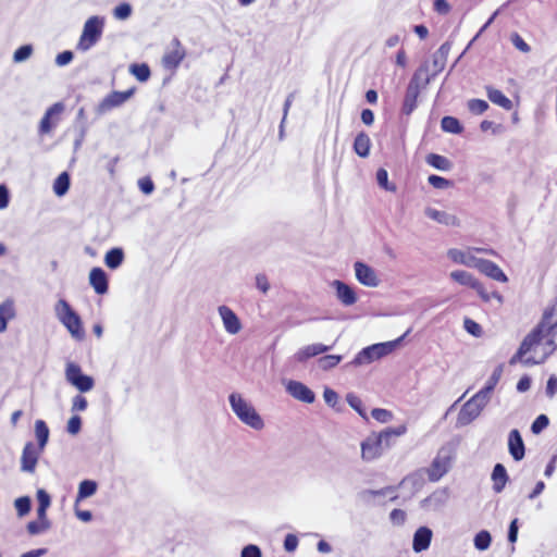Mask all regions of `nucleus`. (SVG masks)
<instances>
[{
  "label": "nucleus",
  "mask_w": 557,
  "mask_h": 557,
  "mask_svg": "<svg viewBox=\"0 0 557 557\" xmlns=\"http://www.w3.org/2000/svg\"><path fill=\"white\" fill-rule=\"evenodd\" d=\"M557 349V300L546 309L537 327L521 343L510 363L522 362L525 366L545 361Z\"/></svg>",
  "instance_id": "obj_1"
},
{
  "label": "nucleus",
  "mask_w": 557,
  "mask_h": 557,
  "mask_svg": "<svg viewBox=\"0 0 557 557\" xmlns=\"http://www.w3.org/2000/svg\"><path fill=\"white\" fill-rule=\"evenodd\" d=\"M228 403L237 419L249 428L260 431L264 428V421L255 407L243 397L242 394L233 392L228 395Z\"/></svg>",
  "instance_id": "obj_2"
},
{
  "label": "nucleus",
  "mask_w": 557,
  "mask_h": 557,
  "mask_svg": "<svg viewBox=\"0 0 557 557\" xmlns=\"http://www.w3.org/2000/svg\"><path fill=\"white\" fill-rule=\"evenodd\" d=\"M104 25V16H89L83 25L82 34L76 44V49L81 52H87L95 47L102 37Z\"/></svg>",
  "instance_id": "obj_3"
},
{
  "label": "nucleus",
  "mask_w": 557,
  "mask_h": 557,
  "mask_svg": "<svg viewBox=\"0 0 557 557\" xmlns=\"http://www.w3.org/2000/svg\"><path fill=\"white\" fill-rule=\"evenodd\" d=\"M410 332L411 329H408L403 336L395 341L377 343L363 348L357 354L350 364L360 367L389 355Z\"/></svg>",
  "instance_id": "obj_4"
},
{
  "label": "nucleus",
  "mask_w": 557,
  "mask_h": 557,
  "mask_svg": "<svg viewBox=\"0 0 557 557\" xmlns=\"http://www.w3.org/2000/svg\"><path fill=\"white\" fill-rule=\"evenodd\" d=\"M54 313L57 319L69 331L74 339L82 341L85 337L79 315L72 309L65 299H59L57 301L54 305Z\"/></svg>",
  "instance_id": "obj_5"
},
{
  "label": "nucleus",
  "mask_w": 557,
  "mask_h": 557,
  "mask_svg": "<svg viewBox=\"0 0 557 557\" xmlns=\"http://www.w3.org/2000/svg\"><path fill=\"white\" fill-rule=\"evenodd\" d=\"M491 398L481 393H475L465 405L461 407L458 417L457 424L465 426L475 420L482 410L487 406Z\"/></svg>",
  "instance_id": "obj_6"
},
{
  "label": "nucleus",
  "mask_w": 557,
  "mask_h": 557,
  "mask_svg": "<svg viewBox=\"0 0 557 557\" xmlns=\"http://www.w3.org/2000/svg\"><path fill=\"white\" fill-rule=\"evenodd\" d=\"M454 459L453 449L450 447H442L426 469L429 480L431 482L440 481L451 468Z\"/></svg>",
  "instance_id": "obj_7"
},
{
  "label": "nucleus",
  "mask_w": 557,
  "mask_h": 557,
  "mask_svg": "<svg viewBox=\"0 0 557 557\" xmlns=\"http://www.w3.org/2000/svg\"><path fill=\"white\" fill-rule=\"evenodd\" d=\"M65 380L79 393L90 392L95 387V380L90 375L84 374L79 364L67 361L64 371Z\"/></svg>",
  "instance_id": "obj_8"
},
{
  "label": "nucleus",
  "mask_w": 557,
  "mask_h": 557,
  "mask_svg": "<svg viewBox=\"0 0 557 557\" xmlns=\"http://www.w3.org/2000/svg\"><path fill=\"white\" fill-rule=\"evenodd\" d=\"M385 440L381 433H371L361 442V458L369 462L380 458L385 449Z\"/></svg>",
  "instance_id": "obj_9"
},
{
  "label": "nucleus",
  "mask_w": 557,
  "mask_h": 557,
  "mask_svg": "<svg viewBox=\"0 0 557 557\" xmlns=\"http://www.w3.org/2000/svg\"><path fill=\"white\" fill-rule=\"evenodd\" d=\"M286 392L296 400L312 404L315 400L314 393L302 382L296 380H284Z\"/></svg>",
  "instance_id": "obj_10"
},
{
  "label": "nucleus",
  "mask_w": 557,
  "mask_h": 557,
  "mask_svg": "<svg viewBox=\"0 0 557 557\" xmlns=\"http://www.w3.org/2000/svg\"><path fill=\"white\" fill-rule=\"evenodd\" d=\"M355 276L357 281L367 287H377L381 280L376 271L364 262L357 261L354 264Z\"/></svg>",
  "instance_id": "obj_11"
},
{
  "label": "nucleus",
  "mask_w": 557,
  "mask_h": 557,
  "mask_svg": "<svg viewBox=\"0 0 557 557\" xmlns=\"http://www.w3.org/2000/svg\"><path fill=\"white\" fill-rule=\"evenodd\" d=\"M133 95V89L126 91H112L98 104L96 111L99 115L106 114L107 112L122 106Z\"/></svg>",
  "instance_id": "obj_12"
},
{
  "label": "nucleus",
  "mask_w": 557,
  "mask_h": 557,
  "mask_svg": "<svg viewBox=\"0 0 557 557\" xmlns=\"http://www.w3.org/2000/svg\"><path fill=\"white\" fill-rule=\"evenodd\" d=\"M64 106L62 102H55L51 107H49L44 116L39 122L38 133L39 135H46L51 133V131L58 124V116L63 112Z\"/></svg>",
  "instance_id": "obj_13"
},
{
  "label": "nucleus",
  "mask_w": 557,
  "mask_h": 557,
  "mask_svg": "<svg viewBox=\"0 0 557 557\" xmlns=\"http://www.w3.org/2000/svg\"><path fill=\"white\" fill-rule=\"evenodd\" d=\"M426 72V70L424 69H420L418 70L411 82L409 83L408 85V88H407V91H406V96H405V100H404V104H403V112L405 114H410L416 106H417V99H418V96H419V83L418 81L422 77V74Z\"/></svg>",
  "instance_id": "obj_14"
},
{
  "label": "nucleus",
  "mask_w": 557,
  "mask_h": 557,
  "mask_svg": "<svg viewBox=\"0 0 557 557\" xmlns=\"http://www.w3.org/2000/svg\"><path fill=\"white\" fill-rule=\"evenodd\" d=\"M41 451L32 442L26 443L21 457V470L33 473Z\"/></svg>",
  "instance_id": "obj_15"
},
{
  "label": "nucleus",
  "mask_w": 557,
  "mask_h": 557,
  "mask_svg": "<svg viewBox=\"0 0 557 557\" xmlns=\"http://www.w3.org/2000/svg\"><path fill=\"white\" fill-rule=\"evenodd\" d=\"M172 46L173 49L165 52L162 58V64L168 70L176 69L186 55V51L177 38L173 39Z\"/></svg>",
  "instance_id": "obj_16"
},
{
  "label": "nucleus",
  "mask_w": 557,
  "mask_h": 557,
  "mask_svg": "<svg viewBox=\"0 0 557 557\" xmlns=\"http://www.w3.org/2000/svg\"><path fill=\"white\" fill-rule=\"evenodd\" d=\"M219 315L222 319L223 326L228 334L235 335L242 330V323L236 313L227 306L218 308Z\"/></svg>",
  "instance_id": "obj_17"
},
{
  "label": "nucleus",
  "mask_w": 557,
  "mask_h": 557,
  "mask_svg": "<svg viewBox=\"0 0 557 557\" xmlns=\"http://www.w3.org/2000/svg\"><path fill=\"white\" fill-rule=\"evenodd\" d=\"M424 214L429 219H431L440 224H443L446 226H460V220L455 214H451L447 211H442V210H437L432 207H426L424 209Z\"/></svg>",
  "instance_id": "obj_18"
},
{
  "label": "nucleus",
  "mask_w": 557,
  "mask_h": 557,
  "mask_svg": "<svg viewBox=\"0 0 557 557\" xmlns=\"http://www.w3.org/2000/svg\"><path fill=\"white\" fill-rule=\"evenodd\" d=\"M476 269L485 274L486 276L502 283H506L508 281L507 275L503 272V270L493 261L487 259H480Z\"/></svg>",
  "instance_id": "obj_19"
},
{
  "label": "nucleus",
  "mask_w": 557,
  "mask_h": 557,
  "mask_svg": "<svg viewBox=\"0 0 557 557\" xmlns=\"http://www.w3.org/2000/svg\"><path fill=\"white\" fill-rule=\"evenodd\" d=\"M508 450L511 457L516 461H520L523 459L525 454L524 443L521 437L520 432L515 429L509 432L508 436Z\"/></svg>",
  "instance_id": "obj_20"
},
{
  "label": "nucleus",
  "mask_w": 557,
  "mask_h": 557,
  "mask_svg": "<svg viewBox=\"0 0 557 557\" xmlns=\"http://www.w3.org/2000/svg\"><path fill=\"white\" fill-rule=\"evenodd\" d=\"M433 533L428 527H420L413 534L412 548L416 553H421L430 547Z\"/></svg>",
  "instance_id": "obj_21"
},
{
  "label": "nucleus",
  "mask_w": 557,
  "mask_h": 557,
  "mask_svg": "<svg viewBox=\"0 0 557 557\" xmlns=\"http://www.w3.org/2000/svg\"><path fill=\"white\" fill-rule=\"evenodd\" d=\"M332 348V346H326L320 343L307 345L302 348H300L295 355L294 359L297 362H304L309 358L315 357L318 355L324 354L329 351Z\"/></svg>",
  "instance_id": "obj_22"
},
{
  "label": "nucleus",
  "mask_w": 557,
  "mask_h": 557,
  "mask_svg": "<svg viewBox=\"0 0 557 557\" xmlns=\"http://www.w3.org/2000/svg\"><path fill=\"white\" fill-rule=\"evenodd\" d=\"M89 284L98 295L108 292V276L101 268H92L89 272Z\"/></svg>",
  "instance_id": "obj_23"
},
{
  "label": "nucleus",
  "mask_w": 557,
  "mask_h": 557,
  "mask_svg": "<svg viewBox=\"0 0 557 557\" xmlns=\"http://www.w3.org/2000/svg\"><path fill=\"white\" fill-rule=\"evenodd\" d=\"M333 286L336 290V297L345 306H351L357 301V296L354 289L342 281H334Z\"/></svg>",
  "instance_id": "obj_24"
},
{
  "label": "nucleus",
  "mask_w": 557,
  "mask_h": 557,
  "mask_svg": "<svg viewBox=\"0 0 557 557\" xmlns=\"http://www.w3.org/2000/svg\"><path fill=\"white\" fill-rule=\"evenodd\" d=\"M448 258L458 264L476 269L481 258H476L469 252L453 248L447 251Z\"/></svg>",
  "instance_id": "obj_25"
},
{
  "label": "nucleus",
  "mask_w": 557,
  "mask_h": 557,
  "mask_svg": "<svg viewBox=\"0 0 557 557\" xmlns=\"http://www.w3.org/2000/svg\"><path fill=\"white\" fill-rule=\"evenodd\" d=\"M14 301L7 299L0 304V334L8 329V323L15 318Z\"/></svg>",
  "instance_id": "obj_26"
},
{
  "label": "nucleus",
  "mask_w": 557,
  "mask_h": 557,
  "mask_svg": "<svg viewBox=\"0 0 557 557\" xmlns=\"http://www.w3.org/2000/svg\"><path fill=\"white\" fill-rule=\"evenodd\" d=\"M492 480H493V490L495 493H500L505 488L507 482H508V474L506 471V468L502 463H496L493 472H492Z\"/></svg>",
  "instance_id": "obj_27"
},
{
  "label": "nucleus",
  "mask_w": 557,
  "mask_h": 557,
  "mask_svg": "<svg viewBox=\"0 0 557 557\" xmlns=\"http://www.w3.org/2000/svg\"><path fill=\"white\" fill-rule=\"evenodd\" d=\"M485 89L487 98L490 99L491 102L505 110L512 109V101L508 97H506L500 90L492 86H486Z\"/></svg>",
  "instance_id": "obj_28"
},
{
  "label": "nucleus",
  "mask_w": 557,
  "mask_h": 557,
  "mask_svg": "<svg viewBox=\"0 0 557 557\" xmlns=\"http://www.w3.org/2000/svg\"><path fill=\"white\" fill-rule=\"evenodd\" d=\"M448 497L447 490H437L423 500V505L432 509H438L446 504Z\"/></svg>",
  "instance_id": "obj_29"
},
{
  "label": "nucleus",
  "mask_w": 557,
  "mask_h": 557,
  "mask_svg": "<svg viewBox=\"0 0 557 557\" xmlns=\"http://www.w3.org/2000/svg\"><path fill=\"white\" fill-rule=\"evenodd\" d=\"M371 140L370 137L366 133H359L354 141V150L355 152L361 157L366 158L370 153Z\"/></svg>",
  "instance_id": "obj_30"
},
{
  "label": "nucleus",
  "mask_w": 557,
  "mask_h": 557,
  "mask_svg": "<svg viewBox=\"0 0 557 557\" xmlns=\"http://www.w3.org/2000/svg\"><path fill=\"white\" fill-rule=\"evenodd\" d=\"M124 260V251L122 248H112L104 256L106 265L111 269H117Z\"/></svg>",
  "instance_id": "obj_31"
},
{
  "label": "nucleus",
  "mask_w": 557,
  "mask_h": 557,
  "mask_svg": "<svg viewBox=\"0 0 557 557\" xmlns=\"http://www.w3.org/2000/svg\"><path fill=\"white\" fill-rule=\"evenodd\" d=\"M425 161L429 165L440 170V171H449L453 168V163L450 160H448L446 157L436 154V153H430L426 156Z\"/></svg>",
  "instance_id": "obj_32"
},
{
  "label": "nucleus",
  "mask_w": 557,
  "mask_h": 557,
  "mask_svg": "<svg viewBox=\"0 0 557 557\" xmlns=\"http://www.w3.org/2000/svg\"><path fill=\"white\" fill-rule=\"evenodd\" d=\"M49 428L44 420H36L35 422V435L38 441L39 450H44L49 440Z\"/></svg>",
  "instance_id": "obj_33"
},
{
  "label": "nucleus",
  "mask_w": 557,
  "mask_h": 557,
  "mask_svg": "<svg viewBox=\"0 0 557 557\" xmlns=\"http://www.w3.org/2000/svg\"><path fill=\"white\" fill-rule=\"evenodd\" d=\"M503 371H504V366L503 364H498L494 369L492 375L486 381L485 386L483 388H481L480 392L491 398V394L494 391V388L497 385V383L499 382V380L502 377V374H503Z\"/></svg>",
  "instance_id": "obj_34"
},
{
  "label": "nucleus",
  "mask_w": 557,
  "mask_h": 557,
  "mask_svg": "<svg viewBox=\"0 0 557 557\" xmlns=\"http://www.w3.org/2000/svg\"><path fill=\"white\" fill-rule=\"evenodd\" d=\"M449 276L455 282H457L461 285H465V286H469L471 288L478 282V280H475V277L471 273H469L467 271H462V270L453 271V272H450Z\"/></svg>",
  "instance_id": "obj_35"
},
{
  "label": "nucleus",
  "mask_w": 557,
  "mask_h": 557,
  "mask_svg": "<svg viewBox=\"0 0 557 557\" xmlns=\"http://www.w3.org/2000/svg\"><path fill=\"white\" fill-rule=\"evenodd\" d=\"M97 491V483L92 480H84L79 483L76 502L92 496Z\"/></svg>",
  "instance_id": "obj_36"
},
{
  "label": "nucleus",
  "mask_w": 557,
  "mask_h": 557,
  "mask_svg": "<svg viewBox=\"0 0 557 557\" xmlns=\"http://www.w3.org/2000/svg\"><path fill=\"white\" fill-rule=\"evenodd\" d=\"M70 188V176L66 172L61 173L53 183V191L57 196H63Z\"/></svg>",
  "instance_id": "obj_37"
},
{
  "label": "nucleus",
  "mask_w": 557,
  "mask_h": 557,
  "mask_svg": "<svg viewBox=\"0 0 557 557\" xmlns=\"http://www.w3.org/2000/svg\"><path fill=\"white\" fill-rule=\"evenodd\" d=\"M441 126L444 132L450 134H460L462 132L460 122L454 116H444L441 121Z\"/></svg>",
  "instance_id": "obj_38"
},
{
  "label": "nucleus",
  "mask_w": 557,
  "mask_h": 557,
  "mask_svg": "<svg viewBox=\"0 0 557 557\" xmlns=\"http://www.w3.org/2000/svg\"><path fill=\"white\" fill-rule=\"evenodd\" d=\"M492 543V536L488 531L482 530L474 536L473 544L478 550H486Z\"/></svg>",
  "instance_id": "obj_39"
},
{
  "label": "nucleus",
  "mask_w": 557,
  "mask_h": 557,
  "mask_svg": "<svg viewBox=\"0 0 557 557\" xmlns=\"http://www.w3.org/2000/svg\"><path fill=\"white\" fill-rule=\"evenodd\" d=\"M129 72L139 81L146 82L150 77V69L147 64H132L129 66Z\"/></svg>",
  "instance_id": "obj_40"
},
{
  "label": "nucleus",
  "mask_w": 557,
  "mask_h": 557,
  "mask_svg": "<svg viewBox=\"0 0 557 557\" xmlns=\"http://www.w3.org/2000/svg\"><path fill=\"white\" fill-rule=\"evenodd\" d=\"M406 432H407L406 425H399L397 428H387V429L383 430L380 433L382 434V436L385 440V447H389L391 446V438L393 436H395V437L401 436Z\"/></svg>",
  "instance_id": "obj_41"
},
{
  "label": "nucleus",
  "mask_w": 557,
  "mask_h": 557,
  "mask_svg": "<svg viewBox=\"0 0 557 557\" xmlns=\"http://www.w3.org/2000/svg\"><path fill=\"white\" fill-rule=\"evenodd\" d=\"M342 360L339 355H326L318 359L319 368L322 370H330L335 368Z\"/></svg>",
  "instance_id": "obj_42"
},
{
  "label": "nucleus",
  "mask_w": 557,
  "mask_h": 557,
  "mask_svg": "<svg viewBox=\"0 0 557 557\" xmlns=\"http://www.w3.org/2000/svg\"><path fill=\"white\" fill-rule=\"evenodd\" d=\"M376 182L380 187L388 191H396V185L388 182V173L385 169L376 171Z\"/></svg>",
  "instance_id": "obj_43"
},
{
  "label": "nucleus",
  "mask_w": 557,
  "mask_h": 557,
  "mask_svg": "<svg viewBox=\"0 0 557 557\" xmlns=\"http://www.w3.org/2000/svg\"><path fill=\"white\" fill-rule=\"evenodd\" d=\"M33 46L32 45H24L17 48L13 53V61L15 63H22L26 61L30 55L33 54Z\"/></svg>",
  "instance_id": "obj_44"
},
{
  "label": "nucleus",
  "mask_w": 557,
  "mask_h": 557,
  "mask_svg": "<svg viewBox=\"0 0 557 557\" xmlns=\"http://www.w3.org/2000/svg\"><path fill=\"white\" fill-rule=\"evenodd\" d=\"M348 405L355 409L362 418L367 419V412L363 408L362 400L355 394L349 393L346 396Z\"/></svg>",
  "instance_id": "obj_45"
},
{
  "label": "nucleus",
  "mask_w": 557,
  "mask_h": 557,
  "mask_svg": "<svg viewBox=\"0 0 557 557\" xmlns=\"http://www.w3.org/2000/svg\"><path fill=\"white\" fill-rule=\"evenodd\" d=\"M468 109L473 114H482L488 109V103L482 99H471L467 103Z\"/></svg>",
  "instance_id": "obj_46"
},
{
  "label": "nucleus",
  "mask_w": 557,
  "mask_h": 557,
  "mask_svg": "<svg viewBox=\"0 0 557 557\" xmlns=\"http://www.w3.org/2000/svg\"><path fill=\"white\" fill-rule=\"evenodd\" d=\"M484 301H490L491 298H496L499 302L503 301V297L496 293H487L484 286L478 281L472 287Z\"/></svg>",
  "instance_id": "obj_47"
},
{
  "label": "nucleus",
  "mask_w": 557,
  "mask_h": 557,
  "mask_svg": "<svg viewBox=\"0 0 557 557\" xmlns=\"http://www.w3.org/2000/svg\"><path fill=\"white\" fill-rule=\"evenodd\" d=\"M15 509L20 517L25 516L30 510V498L27 496L18 497L14 502Z\"/></svg>",
  "instance_id": "obj_48"
},
{
  "label": "nucleus",
  "mask_w": 557,
  "mask_h": 557,
  "mask_svg": "<svg viewBox=\"0 0 557 557\" xmlns=\"http://www.w3.org/2000/svg\"><path fill=\"white\" fill-rule=\"evenodd\" d=\"M428 182L430 185L437 189H447L453 185L449 180L434 174L428 177Z\"/></svg>",
  "instance_id": "obj_49"
},
{
  "label": "nucleus",
  "mask_w": 557,
  "mask_h": 557,
  "mask_svg": "<svg viewBox=\"0 0 557 557\" xmlns=\"http://www.w3.org/2000/svg\"><path fill=\"white\" fill-rule=\"evenodd\" d=\"M49 528H50V522H42L39 520L30 521L27 524V531L29 534H33V535L44 533Z\"/></svg>",
  "instance_id": "obj_50"
},
{
  "label": "nucleus",
  "mask_w": 557,
  "mask_h": 557,
  "mask_svg": "<svg viewBox=\"0 0 557 557\" xmlns=\"http://www.w3.org/2000/svg\"><path fill=\"white\" fill-rule=\"evenodd\" d=\"M373 419L381 423H387L393 419V413L389 410L375 408L371 411Z\"/></svg>",
  "instance_id": "obj_51"
},
{
  "label": "nucleus",
  "mask_w": 557,
  "mask_h": 557,
  "mask_svg": "<svg viewBox=\"0 0 557 557\" xmlns=\"http://www.w3.org/2000/svg\"><path fill=\"white\" fill-rule=\"evenodd\" d=\"M132 14V7L128 3H122L113 10V16L117 20H126Z\"/></svg>",
  "instance_id": "obj_52"
},
{
  "label": "nucleus",
  "mask_w": 557,
  "mask_h": 557,
  "mask_svg": "<svg viewBox=\"0 0 557 557\" xmlns=\"http://www.w3.org/2000/svg\"><path fill=\"white\" fill-rule=\"evenodd\" d=\"M549 420L547 416L540 414L532 423L531 431L534 434H540L545 428H547Z\"/></svg>",
  "instance_id": "obj_53"
},
{
  "label": "nucleus",
  "mask_w": 557,
  "mask_h": 557,
  "mask_svg": "<svg viewBox=\"0 0 557 557\" xmlns=\"http://www.w3.org/2000/svg\"><path fill=\"white\" fill-rule=\"evenodd\" d=\"M88 403L87 399L82 395H76L72 399L71 410L73 412H81L87 409Z\"/></svg>",
  "instance_id": "obj_54"
},
{
  "label": "nucleus",
  "mask_w": 557,
  "mask_h": 557,
  "mask_svg": "<svg viewBox=\"0 0 557 557\" xmlns=\"http://www.w3.org/2000/svg\"><path fill=\"white\" fill-rule=\"evenodd\" d=\"M81 428H82V419L79 416H73L69 419L67 425H66V431L71 435H76L77 433H79Z\"/></svg>",
  "instance_id": "obj_55"
},
{
  "label": "nucleus",
  "mask_w": 557,
  "mask_h": 557,
  "mask_svg": "<svg viewBox=\"0 0 557 557\" xmlns=\"http://www.w3.org/2000/svg\"><path fill=\"white\" fill-rule=\"evenodd\" d=\"M463 326L465 330L473 336L479 337L482 334L481 325L471 319H465Z\"/></svg>",
  "instance_id": "obj_56"
},
{
  "label": "nucleus",
  "mask_w": 557,
  "mask_h": 557,
  "mask_svg": "<svg viewBox=\"0 0 557 557\" xmlns=\"http://www.w3.org/2000/svg\"><path fill=\"white\" fill-rule=\"evenodd\" d=\"M511 42L512 45L518 49L520 50L521 52H529L531 50L530 46L523 40V38L518 35V34H513L511 36Z\"/></svg>",
  "instance_id": "obj_57"
},
{
  "label": "nucleus",
  "mask_w": 557,
  "mask_h": 557,
  "mask_svg": "<svg viewBox=\"0 0 557 557\" xmlns=\"http://www.w3.org/2000/svg\"><path fill=\"white\" fill-rule=\"evenodd\" d=\"M73 58V52L70 50H65L55 57V64L58 66H65L72 62Z\"/></svg>",
  "instance_id": "obj_58"
},
{
  "label": "nucleus",
  "mask_w": 557,
  "mask_h": 557,
  "mask_svg": "<svg viewBox=\"0 0 557 557\" xmlns=\"http://www.w3.org/2000/svg\"><path fill=\"white\" fill-rule=\"evenodd\" d=\"M323 398H324V401L331 406V407H335L338 403V395L335 391H333L332 388H329L326 387L323 392Z\"/></svg>",
  "instance_id": "obj_59"
},
{
  "label": "nucleus",
  "mask_w": 557,
  "mask_h": 557,
  "mask_svg": "<svg viewBox=\"0 0 557 557\" xmlns=\"http://www.w3.org/2000/svg\"><path fill=\"white\" fill-rule=\"evenodd\" d=\"M261 549L253 544H249L242 549L240 557H261Z\"/></svg>",
  "instance_id": "obj_60"
},
{
  "label": "nucleus",
  "mask_w": 557,
  "mask_h": 557,
  "mask_svg": "<svg viewBox=\"0 0 557 557\" xmlns=\"http://www.w3.org/2000/svg\"><path fill=\"white\" fill-rule=\"evenodd\" d=\"M298 546V539L294 534H287L284 540V548L286 552H294Z\"/></svg>",
  "instance_id": "obj_61"
},
{
  "label": "nucleus",
  "mask_w": 557,
  "mask_h": 557,
  "mask_svg": "<svg viewBox=\"0 0 557 557\" xmlns=\"http://www.w3.org/2000/svg\"><path fill=\"white\" fill-rule=\"evenodd\" d=\"M38 507L47 508L50 506L51 499L45 490L37 491Z\"/></svg>",
  "instance_id": "obj_62"
},
{
  "label": "nucleus",
  "mask_w": 557,
  "mask_h": 557,
  "mask_svg": "<svg viewBox=\"0 0 557 557\" xmlns=\"http://www.w3.org/2000/svg\"><path fill=\"white\" fill-rule=\"evenodd\" d=\"M138 186L140 188V190L146 195L151 194L154 189V185H153L152 181L148 177L139 180Z\"/></svg>",
  "instance_id": "obj_63"
},
{
  "label": "nucleus",
  "mask_w": 557,
  "mask_h": 557,
  "mask_svg": "<svg viewBox=\"0 0 557 557\" xmlns=\"http://www.w3.org/2000/svg\"><path fill=\"white\" fill-rule=\"evenodd\" d=\"M557 393V376L552 375L546 384V395L549 398H553L555 394Z\"/></svg>",
  "instance_id": "obj_64"
}]
</instances>
